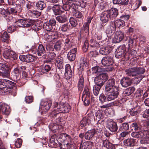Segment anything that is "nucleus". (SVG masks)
Masks as SVG:
<instances>
[{
    "mask_svg": "<svg viewBox=\"0 0 149 149\" xmlns=\"http://www.w3.org/2000/svg\"><path fill=\"white\" fill-rule=\"evenodd\" d=\"M120 88L119 87L115 85V81L114 79H109L106 82L104 91L105 92H109L108 94L110 95L111 96H113L117 98L119 94Z\"/></svg>",
    "mask_w": 149,
    "mask_h": 149,
    "instance_id": "nucleus-1",
    "label": "nucleus"
},
{
    "mask_svg": "<svg viewBox=\"0 0 149 149\" xmlns=\"http://www.w3.org/2000/svg\"><path fill=\"white\" fill-rule=\"evenodd\" d=\"M55 110L59 111V113H68L71 108L70 106L67 103L62 102L59 104L57 103H55Z\"/></svg>",
    "mask_w": 149,
    "mask_h": 149,
    "instance_id": "nucleus-2",
    "label": "nucleus"
},
{
    "mask_svg": "<svg viewBox=\"0 0 149 149\" xmlns=\"http://www.w3.org/2000/svg\"><path fill=\"white\" fill-rule=\"evenodd\" d=\"M13 84L12 81L9 80L0 79V85L5 86L1 88L2 91L4 93H9Z\"/></svg>",
    "mask_w": 149,
    "mask_h": 149,
    "instance_id": "nucleus-3",
    "label": "nucleus"
},
{
    "mask_svg": "<svg viewBox=\"0 0 149 149\" xmlns=\"http://www.w3.org/2000/svg\"><path fill=\"white\" fill-rule=\"evenodd\" d=\"M107 79L106 74H101L95 78L94 81L96 85L102 87Z\"/></svg>",
    "mask_w": 149,
    "mask_h": 149,
    "instance_id": "nucleus-4",
    "label": "nucleus"
},
{
    "mask_svg": "<svg viewBox=\"0 0 149 149\" xmlns=\"http://www.w3.org/2000/svg\"><path fill=\"white\" fill-rule=\"evenodd\" d=\"M56 22L55 19L52 18L50 19L49 21L45 22L43 25V28L46 31L52 32L53 28L55 26Z\"/></svg>",
    "mask_w": 149,
    "mask_h": 149,
    "instance_id": "nucleus-5",
    "label": "nucleus"
},
{
    "mask_svg": "<svg viewBox=\"0 0 149 149\" xmlns=\"http://www.w3.org/2000/svg\"><path fill=\"white\" fill-rule=\"evenodd\" d=\"M92 20V18L90 17H88L87 19V22H85L83 25L82 28V31H84L86 34L88 35L89 32V26ZM82 32L81 31L79 34L78 39H81L83 37Z\"/></svg>",
    "mask_w": 149,
    "mask_h": 149,
    "instance_id": "nucleus-6",
    "label": "nucleus"
},
{
    "mask_svg": "<svg viewBox=\"0 0 149 149\" xmlns=\"http://www.w3.org/2000/svg\"><path fill=\"white\" fill-rule=\"evenodd\" d=\"M3 55L6 58L11 60H15L17 58V54L14 52L8 49H5Z\"/></svg>",
    "mask_w": 149,
    "mask_h": 149,
    "instance_id": "nucleus-7",
    "label": "nucleus"
},
{
    "mask_svg": "<svg viewBox=\"0 0 149 149\" xmlns=\"http://www.w3.org/2000/svg\"><path fill=\"white\" fill-rule=\"evenodd\" d=\"M15 22L18 26L22 27H30L32 24L29 20L24 19H19Z\"/></svg>",
    "mask_w": 149,
    "mask_h": 149,
    "instance_id": "nucleus-8",
    "label": "nucleus"
},
{
    "mask_svg": "<svg viewBox=\"0 0 149 149\" xmlns=\"http://www.w3.org/2000/svg\"><path fill=\"white\" fill-rule=\"evenodd\" d=\"M116 27L112 22H111L110 24L107 27L106 29V33L108 37L112 36L116 30Z\"/></svg>",
    "mask_w": 149,
    "mask_h": 149,
    "instance_id": "nucleus-9",
    "label": "nucleus"
},
{
    "mask_svg": "<svg viewBox=\"0 0 149 149\" xmlns=\"http://www.w3.org/2000/svg\"><path fill=\"white\" fill-rule=\"evenodd\" d=\"M102 64L104 66H109L113 63V57L110 56L104 57L102 60Z\"/></svg>",
    "mask_w": 149,
    "mask_h": 149,
    "instance_id": "nucleus-10",
    "label": "nucleus"
},
{
    "mask_svg": "<svg viewBox=\"0 0 149 149\" xmlns=\"http://www.w3.org/2000/svg\"><path fill=\"white\" fill-rule=\"evenodd\" d=\"M125 51V45H123L120 46L116 49L115 53V56L117 58H121L124 56V54Z\"/></svg>",
    "mask_w": 149,
    "mask_h": 149,
    "instance_id": "nucleus-11",
    "label": "nucleus"
},
{
    "mask_svg": "<svg viewBox=\"0 0 149 149\" xmlns=\"http://www.w3.org/2000/svg\"><path fill=\"white\" fill-rule=\"evenodd\" d=\"M19 58L21 61L26 62L27 63H30L34 61L36 59L34 56L30 54L26 55L20 56Z\"/></svg>",
    "mask_w": 149,
    "mask_h": 149,
    "instance_id": "nucleus-12",
    "label": "nucleus"
},
{
    "mask_svg": "<svg viewBox=\"0 0 149 149\" xmlns=\"http://www.w3.org/2000/svg\"><path fill=\"white\" fill-rule=\"evenodd\" d=\"M124 34L122 32L119 31L116 32L113 41L114 43H117L120 42L123 39Z\"/></svg>",
    "mask_w": 149,
    "mask_h": 149,
    "instance_id": "nucleus-13",
    "label": "nucleus"
},
{
    "mask_svg": "<svg viewBox=\"0 0 149 149\" xmlns=\"http://www.w3.org/2000/svg\"><path fill=\"white\" fill-rule=\"evenodd\" d=\"M116 98L113 96H111V95L108 94L107 97L103 94L102 93L100 95L99 97V100L100 102L102 104L107 101H111L113 100Z\"/></svg>",
    "mask_w": 149,
    "mask_h": 149,
    "instance_id": "nucleus-14",
    "label": "nucleus"
},
{
    "mask_svg": "<svg viewBox=\"0 0 149 149\" xmlns=\"http://www.w3.org/2000/svg\"><path fill=\"white\" fill-rule=\"evenodd\" d=\"M107 127L110 131L114 133L116 132L118 129L116 123L111 120L108 121Z\"/></svg>",
    "mask_w": 149,
    "mask_h": 149,
    "instance_id": "nucleus-15",
    "label": "nucleus"
},
{
    "mask_svg": "<svg viewBox=\"0 0 149 149\" xmlns=\"http://www.w3.org/2000/svg\"><path fill=\"white\" fill-rule=\"evenodd\" d=\"M100 19L101 21L104 23L107 22L110 19H111L108 10L102 13Z\"/></svg>",
    "mask_w": 149,
    "mask_h": 149,
    "instance_id": "nucleus-16",
    "label": "nucleus"
},
{
    "mask_svg": "<svg viewBox=\"0 0 149 149\" xmlns=\"http://www.w3.org/2000/svg\"><path fill=\"white\" fill-rule=\"evenodd\" d=\"M77 48H74L71 50L67 54L68 59L70 61H73L76 58V52L77 51Z\"/></svg>",
    "mask_w": 149,
    "mask_h": 149,
    "instance_id": "nucleus-17",
    "label": "nucleus"
},
{
    "mask_svg": "<svg viewBox=\"0 0 149 149\" xmlns=\"http://www.w3.org/2000/svg\"><path fill=\"white\" fill-rule=\"evenodd\" d=\"M0 110L2 111L3 115V114L6 115H8L10 111L9 106L1 103H0Z\"/></svg>",
    "mask_w": 149,
    "mask_h": 149,
    "instance_id": "nucleus-18",
    "label": "nucleus"
},
{
    "mask_svg": "<svg viewBox=\"0 0 149 149\" xmlns=\"http://www.w3.org/2000/svg\"><path fill=\"white\" fill-rule=\"evenodd\" d=\"M41 108L45 111L49 110L52 105V102L50 101L42 100L40 103Z\"/></svg>",
    "mask_w": 149,
    "mask_h": 149,
    "instance_id": "nucleus-19",
    "label": "nucleus"
},
{
    "mask_svg": "<svg viewBox=\"0 0 149 149\" xmlns=\"http://www.w3.org/2000/svg\"><path fill=\"white\" fill-rule=\"evenodd\" d=\"M37 52L38 56H40L42 55L43 58H46V56L45 54L46 53V50L44 46L42 44H40L39 45Z\"/></svg>",
    "mask_w": 149,
    "mask_h": 149,
    "instance_id": "nucleus-20",
    "label": "nucleus"
},
{
    "mask_svg": "<svg viewBox=\"0 0 149 149\" xmlns=\"http://www.w3.org/2000/svg\"><path fill=\"white\" fill-rule=\"evenodd\" d=\"M96 133L95 129H93L86 132L85 133V139L87 140H90L93 137Z\"/></svg>",
    "mask_w": 149,
    "mask_h": 149,
    "instance_id": "nucleus-21",
    "label": "nucleus"
},
{
    "mask_svg": "<svg viewBox=\"0 0 149 149\" xmlns=\"http://www.w3.org/2000/svg\"><path fill=\"white\" fill-rule=\"evenodd\" d=\"M56 19L60 23H63L66 22L68 20L67 12L66 11L64 12L61 15L57 17Z\"/></svg>",
    "mask_w": 149,
    "mask_h": 149,
    "instance_id": "nucleus-22",
    "label": "nucleus"
},
{
    "mask_svg": "<svg viewBox=\"0 0 149 149\" xmlns=\"http://www.w3.org/2000/svg\"><path fill=\"white\" fill-rule=\"evenodd\" d=\"M120 84L123 87H127L131 85L132 81L128 77H124L120 80Z\"/></svg>",
    "mask_w": 149,
    "mask_h": 149,
    "instance_id": "nucleus-23",
    "label": "nucleus"
},
{
    "mask_svg": "<svg viewBox=\"0 0 149 149\" xmlns=\"http://www.w3.org/2000/svg\"><path fill=\"white\" fill-rule=\"evenodd\" d=\"M59 138L62 139L64 143L72 141V139L71 137L65 133H62L60 134Z\"/></svg>",
    "mask_w": 149,
    "mask_h": 149,
    "instance_id": "nucleus-24",
    "label": "nucleus"
},
{
    "mask_svg": "<svg viewBox=\"0 0 149 149\" xmlns=\"http://www.w3.org/2000/svg\"><path fill=\"white\" fill-rule=\"evenodd\" d=\"M108 10L111 19H115L118 15V11L116 8H112Z\"/></svg>",
    "mask_w": 149,
    "mask_h": 149,
    "instance_id": "nucleus-25",
    "label": "nucleus"
},
{
    "mask_svg": "<svg viewBox=\"0 0 149 149\" xmlns=\"http://www.w3.org/2000/svg\"><path fill=\"white\" fill-rule=\"evenodd\" d=\"M45 38L47 41L51 42L55 38V33L49 32L45 34Z\"/></svg>",
    "mask_w": 149,
    "mask_h": 149,
    "instance_id": "nucleus-26",
    "label": "nucleus"
},
{
    "mask_svg": "<svg viewBox=\"0 0 149 149\" xmlns=\"http://www.w3.org/2000/svg\"><path fill=\"white\" fill-rule=\"evenodd\" d=\"M72 72L70 69V65H68L65 68V78L67 79H69L71 78L72 76Z\"/></svg>",
    "mask_w": 149,
    "mask_h": 149,
    "instance_id": "nucleus-27",
    "label": "nucleus"
},
{
    "mask_svg": "<svg viewBox=\"0 0 149 149\" xmlns=\"http://www.w3.org/2000/svg\"><path fill=\"white\" fill-rule=\"evenodd\" d=\"M139 131H135L132 132L131 134L132 136L135 138L143 139L144 134L142 130Z\"/></svg>",
    "mask_w": 149,
    "mask_h": 149,
    "instance_id": "nucleus-28",
    "label": "nucleus"
},
{
    "mask_svg": "<svg viewBox=\"0 0 149 149\" xmlns=\"http://www.w3.org/2000/svg\"><path fill=\"white\" fill-rule=\"evenodd\" d=\"M46 3L44 1H38L36 3V7L38 10H42L46 7Z\"/></svg>",
    "mask_w": 149,
    "mask_h": 149,
    "instance_id": "nucleus-29",
    "label": "nucleus"
},
{
    "mask_svg": "<svg viewBox=\"0 0 149 149\" xmlns=\"http://www.w3.org/2000/svg\"><path fill=\"white\" fill-rule=\"evenodd\" d=\"M52 10L55 15H60L63 12L61 10V7L58 5L55 4L54 5L52 6Z\"/></svg>",
    "mask_w": 149,
    "mask_h": 149,
    "instance_id": "nucleus-30",
    "label": "nucleus"
},
{
    "mask_svg": "<svg viewBox=\"0 0 149 149\" xmlns=\"http://www.w3.org/2000/svg\"><path fill=\"white\" fill-rule=\"evenodd\" d=\"M135 140L133 138H128L124 140L123 143L125 146L131 147L134 145Z\"/></svg>",
    "mask_w": 149,
    "mask_h": 149,
    "instance_id": "nucleus-31",
    "label": "nucleus"
},
{
    "mask_svg": "<svg viewBox=\"0 0 149 149\" xmlns=\"http://www.w3.org/2000/svg\"><path fill=\"white\" fill-rule=\"evenodd\" d=\"M100 29H99L95 35V37L99 40H101L102 37V31L104 29V26L102 25H100Z\"/></svg>",
    "mask_w": 149,
    "mask_h": 149,
    "instance_id": "nucleus-32",
    "label": "nucleus"
},
{
    "mask_svg": "<svg viewBox=\"0 0 149 149\" xmlns=\"http://www.w3.org/2000/svg\"><path fill=\"white\" fill-rule=\"evenodd\" d=\"M26 70V67L25 66L18 67L14 69L13 72L16 76L19 77L22 71L25 70Z\"/></svg>",
    "mask_w": 149,
    "mask_h": 149,
    "instance_id": "nucleus-33",
    "label": "nucleus"
},
{
    "mask_svg": "<svg viewBox=\"0 0 149 149\" xmlns=\"http://www.w3.org/2000/svg\"><path fill=\"white\" fill-rule=\"evenodd\" d=\"M142 130L144 134L143 140L146 142H143V141H142L141 143H148L149 142V130H145L143 128Z\"/></svg>",
    "mask_w": 149,
    "mask_h": 149,
    "instance_id": "nucleus-34",
    "label": "nucleus"
},
{
    "mask_svg": "<svg viewBox=\"0 0 149 149\" xmlns=\"http://www.w3.org/2000/svg\"><path fill=\"white\" fill-rule=\"evenodd\" d=\"M115 26L116 28L117 26L118 28H121L125 26V22L123 20L120 19L116 20L112 22Z\"/></svg>",
    "mask_w": 149,
    "mask_h": 149,
    "instance_id": "nucleus-35",
    "label": "nucleus"
},
{
    "mask_svg": "<svg viewBox=\"0 0 149 149\" xmlns=\"http://www.w3.org/2000/svg\"><path fill=\"white\" fill-rule=\"evenodd\" d=\"M103 145L107 149H115V147L114 145L111 143L108 140H105L103 142Z\"/></svg>",
    "mask_w": 149,
    "mask_h": 149,
    "instance_id": "nucleus-36",
    "label": "nucleus"
},
{
    "mask_svg": "<svg viewBox=\"0 0 149 149\" xmlns=\"http://www.w3.org/2000/svg\"><path fill=\"white\" fill-rule=\"evenodd\" d=\"M130 128L131 130H134L136 131L140 130L143 129L139 123L136 122L132 123L130 125Z\"/></svg>",
    "mask_w": 149,
    "mask_h": 149,
    "instance_id": "nucleus-37",
    "label": "nucleus"
},
{
    "mask_svg": "<svg viewBox=\"0 0 149 149\" xmlns=\"http://www.w3.org/2000/svg\"><path fill=\"white\" fill-rule=\"evenodd\" d=\"M62 2L63 4L62 8L65 11L70 10V2H68L67 0H62Z\"/></svg>",
    "mask_w": 149,
    "mask_h": 149,
    "instance_id": "nucleus-38",
    "label": "nucleus"
},
{
    "mask_svg": "<svg viewBox=\"0 0 149 149\" xmlns=\"http://www.w3.org/2000/svg\"><path fill=\"white\" fill-rule=\"evenodd\" d=\"M126 74L130 76H136L135 67L129 68L126 70Z\"/></svg>",
    "mask_w": 149,
    "mask_h": 149,
    "instance_id": "nucleus-39",
    "label": "nucleus"
},
{
    "mask_svg": "<svg viewBox=\"0 0 149 149\" xmlns=\"http://www.w3.org/2000/svg\"><path fill=\"white\" fill-rule=\"evenodd\" d=\"M9 38V35L7 32H5L3 34L1 33L0 40L2 42H7Z\"/></svg>",
    "mask_w": 149,
    "mask_h": 149,
    "instance_id": "nucleus-40",
    "label": "nucleus"
},
{
    "mask_svg": "<svg viewBox=\"0 0 149 149\" xmlns=\"http://www.w3.org/2000/svg\"><path fill=\"white\" fill-rule=\"evenodd\" d=\"M91 70L93 74H98L102 72L103 69L100 67L96 66L92 68L91 69Z\"/></svg>",
    "mask_w": 149,
    "mask_h": 149,
    "instance_id": "nucleus-41",
    "label": "nucleus"
},
{
    "mask_svg": "<svg viewBox=\"0 0 149 149\" xmlns=\"http://www.w3.org/2000/svg\"><path fill=\"white\" fill-rule=\"evenodd\" d=\"M84 79L83 75H81L79 77L78 87L79 90H81L84 86Z\"/></svg>",
    "mask_w": 149,
    "mask_h": 149,
    "instance_id": "nucleus-42",
    "label": "nucleus"
},
{
    "mask_svg": "<svg viewBox=\"0 0 149 149\" xmlns=\"http://www.w3.org/2000/svg\"><path fill=\"white\" fill-rule=\"evenodd\" d=\"M109 47H105L101 48L99 52L100 54L103 55H107L110 53Z\"/></svg>",
    "mask_w": 149,
    "mask_h": 149,
    "instance_id": "nucleus-43",
    "label": "nucleus"
},
{
    "mask_svg": "<svg viewBox=\"0 0 149 149\" xmlns=\"http://www.w3.org/2000/svg\"><path fill=\"white\" fill-rule=\"evenodd\" d=\"M90 123L89 119L86 117H84L80 122V125L81 127H85L88 125Z\"/></svg>",
    "mask_w": 149,
    "mask_h": 149,
    "instance_id": "nucleus-44",
    "label": "nucleus"
},
{
    "mask_svg": "<svg viewBox=\"0 0 149 149\" xmlns=\"http://www.w3.org/2000/svg\"><path fill=\"white\" fill-rule=\"evenodd\" d=\"M60 135V134H59ZM59 135L55 134L51 136V137L49 140V141L51 143H53L54 145L55 143H56V142L58 141V139H59Z\"/></svg>",
    "mask_w": 149,
    "mask_h": 149,
    "instance_id": "nucleus-45",
    "label": "nucleus"
},
{
    "mask_svg": "<svg viewBox=\"0 0 149 149\" xmlns=\"http://www.w3.org/2000/svg\"><path fill=\"white\" fill-rule=\"evenodd\" d=\"M29 14L32 17L37 18L40 15V12L37 10L31 11L29 10Z\"/></svg>",
    "mask_w": 149,
    "mask_h": 149,
    "instance_id": "nucleus-46",
    "label": "nucleus"
},
{
    "mask_svg": "<svg viewBox=\"0 0 149 149\" xmlns=\"http://www.w3.org/2000/svg\"><path fill=\"white\" fill-rule=\"evenodd\" d=\"M128 54H129V55L128 57H127V53H126L124 55V57L128 59L131 57L133 58L136 56V50L132 49L129 52Z\"/></svg>",
    "mask_w": 149,
    "mask_h": 149,
    "instance_id": "nucleus-47",
    "label": "nucleus"
},
{
    "mask_svg": "<svg viewBox=\"0 0 149 149\" xmlns=\"http://www.w3.org/2000/svg\"><path fill=\"white\" fill-rule=\"evenodd\" d=\"M65 149H75L74 146L72 144V141L65 142L64 143Z\"/></svg>",
    "mask_w": 149,
    "mask_h": 149,
    "instance_id": "nucleus-48",
    "label": "nucleus"
},
{
    "mask_svg": "<svg viewBox=\"0 0 149 149\" xmlns=\"http://www.w3.org/2000/svg\"><path fill=\"white\" fill-rule=\"evenodd\" d=\"M133 81L134 84L137 85L141 81L142 79L144 77V76L138 75L136 76Z\"/></svg>",
    "mask_w": 149,
    "mask_h": 149,
    "instance_id": "nucleus-49",
    "label": "nucleus"
},
{
    "mask_svg": "<svg viewBox=\"0 0 149 149\" xmlns=\"http://www.w3.org/2000/svg\"><path fill=\"white\" fill-rule=\"evenodd\" d=\"M9 69V66L6 63H0V70L5 71L8 70Z\"/></svg>",
    "mask_w": 149,
    "mask_h": 149,
    "instance_id": "nucleus-50",
    "label": "nucleus"
},
{
    "mask_svg": "<svg viewBox=\"0 0 149 149\" xmlns=\"http://www.w3.org/2000/svg\"><path fill=\"white\" fill-rule=\"evenodd\" d=\"M70 27V25L68 24H64L60 27V30L63 32H66L69 29Z\"/></svg>",
    "mask_w": 149,
    "mask_h": 149,
    "instance_id": "nucleus-51",
    "label": "nucleus"
},
{
    "mask_svg": "<svg viewBox=\"0 0 149 149\" xmlns=\"http://www.w3.org/2000/svg\"><path fill=\"white\" fill-rule=\"evenodd\" d=\"M50 65H44L41 68V71L43 73H45L49 71L51 69Z\"/></svg>",
    "mask_w": 149,
    "mask_h": 149,
    "instance_id": "nucleus-52",
    "label": "nucleus"
},
{
    "mask_svg": "<svg viewBox=\"0 0 149 149\" xmlns=\"http://www.w3.org/2000/svg\"><path fill=\"white\" fill-rule=\"evenodd\" d=\"M0 13L4 17H6L9 13V9H5L3 8H0Z\"/></svg>",
    "mask_w": 149,
    "mask_h": 149,
    "instance_id": "nucleus-53",
    "label": "nucleus"
},
{
    "mask_svg": "<svg viewBox=\"0 0 149 149\" xmlns=\"http://www.w3.org/2000/svg\"><path fill=\"white\" fill-rule=\"evenodd\" d=\"M101 88V87L96 85L94 86L93 88V91L95 95L97 96L98 95Z\"/></svg>",
    "mask_w": 149,
    "mask_h": 149,
    "instance_id": "nucleus-54",
    "label": "nucleus"
},
{
    "mask_svg": "<svg viewBox=\"0 0 149 149\" xmlns=\"http://www.w3.org/2000/svg\"><path fill=\"white\" fill-rule=\"evenodd\" d=\"M50 129L53 132L57 133L58 132V126L56 124H51L50 127Z\"/></svg>",
    "mask_w": 149,
    "mask_h": 149,
    "instance_id": "nucleus-55",
    "label": "nucleus"
},
{
    "mask_svg": "<svg viewBox=\"0 0 149 149\" xmlns=\"http://www.w3.org/2000/svg\"><path fill=\"white\" fill-rule=\"evenodd\" d=\"M62 42L60 41H57L54 45V48L56 51H59L61 49L62 46Z\"/></svg>",
    "mask_w": 149,
    "mask_h": 149,
    "instance_id": "nucleus-56",
    "label": "nucleus"
},
{
    "mask_svg": "<svg viewBox=\"0 0 149 149\" xmlns=\"http://www.w3.org/2000/svg\"><path fill=\"white\" fill-rule=\"evenodd\" d=\"M136 75L138 74H142L145 71V69L143 67L136 68Z\"/></svg>",
    "mask_w": 149,
    "mask_h": 149,
    "instance_id": "nucleus-57",
    "label": "nucleus"
},
{
    "mask_svg": "<svg viewBox=\"0 0 149 149\" xmlns=\"http://www.w3.org/2000/svg\"><path fill=\"white\" fill-rule=\"evenodd\" d=\"M90 92L89 89L87 87H85L84 89V90L83 93V95L82 97L85 96L86 97H90Z\"/></svg>",
    "mask_w": 149,
    "mask_h": 149,
    "instance_id": "nucleus-58",
    "label": "nucleus"
},
{
    "mask_svg": "<svg viewBox=\"0 0 149 149\" xmlns=\"http://www.w3.org/2000/svg\"><path fill=\"white\" fill-rule=\"evenodd\" d=\"M69 22L71 26L73 27H75L77 24V20L73 17H71L70 18Z\"/></svg>",
    "mask_w": 149,
    "mask_h": 149,
    "instance_id": "nucleus-59",
    "label": "nucleus"
},
{
    "mask_svg": "<svg viewBox=\"0 0 149 149\" xmlns=\"http://www.w3.org/2000/svg\"><path fill=\"white\" fill-rule=\"evenodd\" d=\"M90 97H86L84 96L82 97V100L84 102V105L85 106H88L90 103Z\"/></svg>",
    "mask_w": 149,
    "mask_h": 149,
    "instance_id": "nucleus-60",
    "label": "nucleus"
},
{
    "mask_svg": "<svg viewBox=\"0 0 149 149\" xmlns=\"http://www.w3.org/2000/svg\"><path fill=\"white\" fill-rule=\"evenodd\" d=\"M96 117V119L99 120L101 118H102L103 116L102 113V111L99 110L96 112L95 115Z\"/></svg>",
    "mask_w": 149,
    "mask_h": 149,
    "instance_id": "nucleus-61",
    "label": "nucleus"
},
{
    "mask_svg": "<svg viewBox=\"0 0 149 149\" xmlns=\"http://www.w3.org/2000/svg\"><path fill=\"white\" fill-rule=\"evenodd\" d=\"M77 4L82 8H84L86 6V3L83 0H79Z\"/></svg>",
    "mask_w": 149,
    "mask_h": 149,
    "instance_id": "nucleus-62",
    "label": "nucleus"
},
{
    "mask_svg": "<svg viewBox=\"0 0 149 149\" xmlns=\"http://www.w3.org/2000/svg\"><path fill=\"white\" fill-rule=\"evenodd\" d=\"M22 140L20 138L17 139L15 141V146L17 148H20L22 146Z\"/></svg>",
    "mask_w": 149,
    "mask_h": 149,
    "instance_id": "nucleus-63",
    "label": "nucleus"
},
{
    "mask_svg": "<svg viewBox=\"0 0 149 149\" xmlns=\"http://www.w3.org/2000/svg\"><path fill=\"white\" fill-rule=\"evenodd\" d=\"M98 54V52L96 51H90L87 54L88 57H95Z\"/></svg>",
    "mask_w": 149,
    "mask_h": 149,
    "instance_id": "nucleus-64",
    "label": "nucleus"
}]
</instances>
